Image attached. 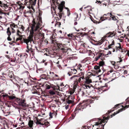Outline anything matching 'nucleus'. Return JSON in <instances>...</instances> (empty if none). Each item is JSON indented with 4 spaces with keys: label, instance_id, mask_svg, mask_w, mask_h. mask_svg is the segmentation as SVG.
Wrapping results in <instances>:
<instances>
[{
    "label": "nucleus",
    "instance_id": "obj_1",
    "mask_svg": "<svg viewBox=\"0 0 129 129\" xmlns=\"http://www.w3.org/2000/svg\"><path fill=\"white\" fill-rule=\"evenodd\" d=\"M42 23L41 18L39 17V19H34L32 21L30 25L31 29L30 30V35L26 38H23V41L24 43L27 45L26 52L28 53H32L33 52L32 47L33 43L35 44L33 40L34 34H35L38 38L43 40L44 38V34L40 31Z\"/></svg>",
    "mask_w": 129,
    "mask_h": 129
},
{
    "label": "nucleus",
    "instance_id": "obj_2",
    "mask_svg": "<svg viewBox=\"0 0 129 129\" xmlns=\"http://www.w3.org/2000/svg\"><path fill=\"white\" fill-rule=\"evenodd\" d=\"M58 50H61V52L63 53H67V55L70 56L72 55L71 53L72 50L70 48H68L66 47L64 45L61 43H58L57 44Z\"/></svg>",
    "mask_w": 129,
    "mask_h": 129
},
{
    "label": "nucleus",
    "instance_id": "obj_3",
    "mask_svg": "<svg viewBox=\"0 0 129 129\" xmlns=\"http://www.w3.org/2000/svg\"><path fill=\"white\" fill-rule=\"evenodd\" d=\"M84 75V73H83L81 72L79 74L80 77H79L76 75H74L71 77L70 79H73L74 81H75L77 82L80 83L81 81H81V80H83L84 79V77L83 76Z\"/></svg>",
    "mask_w": 129,
    "mask_h": 129
},
{
    "label": "nucleus",
    "instance_id": "obj_4",
    "mask_svg": "<svg viewBox=\"0 0 129 129\" xmlns=\"http://www.w3.org/2000/svg\"><path fill=\"white\" fill-rule=\"evenodd\" d=\"M117 46H116L115 47V48H112L110 49V51H112L113 52H114L115 51L117 52L118 51H119L121 52H123V50L121 48V46L120 45V43H118L117 44Z\"/></svg>",
    "mask_w": 129,
    "mask_h": 129
},
{
    "label": "nucleus",
    "instance_id": "obj_5",
    "mask_svg": "<svg viewBox=\"0 0 129 129\" xmlns=\"http://www.w3.org/2000/svg\"><path fill=\"white\" fill-rule=\"evenodd\" d=\"M17 102L19 105L22 106H25L26 105V101L24 99L16 98Z\"/></svg>",
    "mask_w": 129,
    "mask_h": 129
},
{
    "label": "nucleus",
    "instance_id": "obj_6",
    "mask_svg": "<svg viewBox=\"0 0 129 129\" xmlns=\"http://www.w3.org/2000/svg\"><path fill=\"white\" fill-rule=\"evenodd\" d=\"M109 117H103V119H100L99 118L98 119L99 121L96 122L95 124L94 125H98L99 124H102V123L105 122V119L108 120L109 119Z\"/></svg>",
    "mask_w": 129,
    "mask_h": 129
},
{
    "label": "nucleus",
    "instance_id": "obj_7",
    "mask_svg": "<svg viewBox=\"0 0 129 129\" xmlns=\"http://www.w3.org/2000/svg\"><path fill=\"white\" fill-rule=\"evenodd\" d=\"M84 109L83 107H81L80 108V107H77V108L75 109V111L74 112V113H75V115L74 114L73 115H72V116L70 117V118L71 119H73L74 118V117L76 115V114L80 110L81 111H82V110Z\"/></svg>",
    "mask_w": 129,
    "mask_h": 129
},
{
    "label": "nucleus",
    "instance_id": "obj_8",
    "mask_svg": "<svg viewBox=\"0 0 129 129\" xmlns=\"http://www.w3.org/2000/svg\"><path fill=\"white\" fill-rule=\"evenodd\" d=\"M74 98L73 96H69L67 99V101L68 104H71L73 102V100Z\"/></svg>",
    "mask_w": 129,
    "mask_h": 129
},
{
    "label": "nucleus",
    "instance_id": "obj_9",
    "mask_svg": "<svg viewBox=\"0 0 129 129\" xmlns=\"http://www.w3.org/2000/svg\"><path fill=\"white\" fill-rule=\"evenodd\" d=\"M128 107L126 106L125 107H124L123 108H122L120 109L118 111H117L116 112H114V114L112 115L111 117H112V116H114L115 115L122 111L123 110H125L126 108H127Z\"/></svg>",
    "mask_w": 129,
    "mask_h": 129
},
{
    "label": "nucleus",
    "instance_id": "obj_10",
    "mask_svg": "<svg viewBox=\"0 0 129 129\" xmlns=\"http://www.w3.org/2000/svg\"><path fill=\"white\" fill-rule=\"evenodd\" d=\"M100 68L101 67L99 66H96L94 67V71L95 72L96 74H98L101 72V70Z\"/></svg>",
    "mask_w": 129,
    "mask_h": 129
},
{
    "label": "nucleus",
    "instance_id": "obj_11",
    "mask_svg": "<svg viewBox=\"0 0 129 129\" xmlns=\"http://www.w3.org/2000/svg\"><path fill=\"white\" fill-rule=\"evenodd\" d=\"M104 56V54L102 53H99V54L98 56L96 58V61H97L99 58L102 59Z\"/></svg>",
    "mask_w": 129,
    "mask_h": 129
},
{
    "label": "nucleus",
    "instance_id": "obj_12",
    "mask_svg": "<svg viewBox=\"0 0 129 129\" xmlns=\"http://www.w3.org/2000/svg\"><path fill=\"white\" fill-rule=\"evenodd\" d=\"M115 34V33H114V32H110L106 34V37H112L113 36H114Z\"/></svg>",
    "mask_w": 129,
    "mask_h": 129
},
{
    "label": "nucleus",
    "instance_id": "obj_13",
    "mask_svg": "<svg viewBox=\"0 0 129 129\" xmlns=\"http://www.w3.org/2000/svg\"><path fill=\"white\" fill-rule=\"evenodd\" d=\"M56 15L57 16V18L58 20H60L62 18V15L61 13H59L57 14H56Z\"/></svg>",
    "mask_w": 129,
    "mask_h": 129
},
{
    "label": "nucleus",
    "instance_id": "obj_14",
    "mask_svg": "<svg viewBox=\"0 0 129 129\" xmlns=\"http://www.w3.org/2000/svg\"><path fill=\"white\" fill-rule=\"evenodd\" d=\"M78 36H81V37H83L84 36H88L87 34L85 33H78Z\"/></svg>",
    "mask_w": 129,
    "mask_h": 129
},
{
    "label": "nucleus",
    "instance_id": "obj_15",
    "mask_svg": "<svg viewBox=\"0 0 129 129\" xmlns=\"http://www.w3.org/2000/svg\"><path fill=\"white\" fill-rule=\"evenodd\" d=\"M106 41V40L105 39V38H103L101 39V40L98 43L99 45H100L102 44L104 41Z\"/></svg>",
    "mask_w": 129,
    "mask_h": 129
},
{
    "label": "nucleus",
    "instance_id": "obj_16",
    "mask_svg": "<svg viewBox=\"0 0 129 129\" xmlns=\"http://www.w3.org/2000/svg\"><path fill=\"white\" fill-rule=\"evenodd\" d=\"M91 82V80L89 79H85V84H88Z\"/></svg>",
    "mask_w": 129,
    "mask_h": 129
},
{
    "label": "nucleus",
    "instance_id": "obj_17",
    "mask_svg": "<svg viewBox=\"0 0 129 129\" xmlns=\"http://www.w3.org/2000/svg\"><path fill=\"white\" fill-rule=\"evenodd\" d=\"M0 7L2 8H6V5L2 2L1 1H0Z\"/></svg>",
    "mask_w": 129,
    "mask_h": 129
},
{
    "label": "nucleus",
    "instance_id": "obj_18",
    "mask_svg": "<svg viewBox=\"0 0 129 129\" xmlns=\"http://www.w3.org/2000/svg\"><path fill=\"white\" fill-rule=\"evenodd\" d=\"M33 121L32 120H30L28 122V125H29V126L30 127V128H31L33 126Z\"/></svg>",
    "mask_w": 129,
    "mask_h": 129
},
{
    "label": "nucleus",
    "instance_id": "obj_19",
    "mask_svg": "<svg viewBox=\"0 0 129 129\" xmlns=\"http://www.w3.org/2000/svg\"><path fill=\"white\" fill-rule=\"evenodd\" d=\"M107 19V18L106 17L104 16V15H103L102 17L100 18V21L101 22L104 21V20H106Z\"/></svg>",
    "mask_w": 129,
    "mask_h": 129
},
{
    "label": "nucleus",
    "instance_id": "obj_20",
    "mask_svg": "<svg viewBox=\"0 0 129 129\" xmlns=\"http://www.w3.org/2000/svg\"><path fill=\"white\" fill-rule=\"evenodd\" d=\"M11 27H13L15 28L17 27V25H15V24L13 23L10 25Z\"/></svg>",
    "mask_w": 129,
    "mask_h": 129
},
{
    "label": "nucleus",
    "instance_id": "obj_21",
    "mask_svg": "<svg viewBox=\"0 0 129 129\" xmlns=\"http://www.w3.org/2000/svg\"><path fill=\"white\" fill-rule=\"evenodd\" d=\"M71 72L73 74H76L77 72V70L76 69H71Z\"/></svg>",
    "mask_w": 129,
    "mask_h": 129
},
{
    "label": "nucleus",
    "instance_id": "obj_22",
    "mask_svg": "<svg viewBox=\"0 0 129 129\" xmlns=\"http://www.w3.org/2000/svg\"><path fill=\"white\" fill-rule=\"evenodd\" d=\"M114 41L113 40L112 41V43L111 44H109L108 46V48L109 49L111 48V47H112V46L114 44Z\"/></svg>",
    "mask_w": 129,
    "mask_h": 129
},
{
    "label": "nucleus",
    "instance_id": "obj_23",
    "mask_svg": "<svg viewBox=\"0 0 129 129\" xmlns=\"http://www.w3.org/2000/svg\"><path fill=\"white\" fill-rule=\"evenodd\" d=\"M41 78L43 79H46L47 78L46 75L45 74L42 75L41 76Z\"/></svg>",
    "mask_w": 129,
    "mask_h": 129
},
{
    "label": "nucleus",
    "instance_id": "obj_24",
    "mask_svg": "<svg viewBox=\"0 0 129 129\" xmlns=\"http://www.w3.org/2000/svg\"><path fill=\"white\" fill-rule=\"evenodd\" d=\"M7 33L8 36H10L11 35V32L10 30V28L9 27L7 29Z\"/></svg>",
    "mask_w": 129,
    "mask_h": 129
},
{
    "label": "nucleus",
    "instance_id": "obj_25",
    "mask_svg": "<svg viewBox=\"0 0 129 129\" xmlns=\"http://www.w3.org/2000/svg\"><path fill=\"white\" fill-rule=\"evenodd\" d=\"M49 93L51 95H54L56 94V92L50 90L49 92Z\"/></svg>",
    "mask_w": 129,
    "mask_h": 129
},
{
    "label": "nucleus",
    "instance_id": "obj_26",
    "mask_svg": "<svg viewBox=\"0 0 129 129\" xmlns=\"http://www.w3.org/2000/svg\"><path fill=\"white\" fill-rule=\"evenodd\" d=\"M85 87V88H84L85 89L86 88L87 89H90L91 88H92V87H91L89 85H87L86 84H85L84 85ZM84 88H85V87H84Z\"/></svg>",
    "mask_w": 129,
    "mask_h": 129
},
{
    "label": "nucleus",
    "instance_id": "obj_27",
    "mask_svg": "<svg viewBox=\"0 0 129 129\" xmlns=\"http://www.w3.org/2000/svg\"><path fill=\"white\" fill-rule=\"evenodd\" d=\"M8 98L10 100H13L16 98V97L15 96H8Z\"/></svg>",
    "mask_w": 129,
    "mask_h": 129
},
{
    "label": "nucleus",
    "instance_id": "obj_28",
    "mask_svg": "<svg viewBox=\"0 0 129 129\" xmlns=\"http://www.w3.org/2000/svg\"><path fill=\"white\" fill-rule=\"evenodd\" d=\"M56 53L55 52L53 54H51L50 55H49V56H50L51 57L53 58L56 56Z\"/></svg>",
    "mask_w": 129,
    "mask_h": 129
},
{
    "label": "nucleus",
    "instance_id": "obj_29",
    "mask_svg": "<svg viewBox=\"0 0 129 129\" xmlns=\"http://www.w3.org/2000/svg\"><path fill=\"white\" fill-rule=\"evenodd\" d=\"M61 24V23L56 22V24H55V26L57 27H59Z\"/></svg>",
    "mask_w": 129,
    "mask_h": 129
},
{
    "label": "nucleus",
    "instance_id": "obj_30",
    "mask_svg": "<svg viewBox=\"0 0 129 129\" xmlns=\"http://www.w3.org/2000/svg\"><path fill=\"white\" fill-rule=\"evenodd\" d=\"M104 62L103 61H100V67L101 68V67H102V66L104 65Z\"/></svg>",
    "mask_w": 129,
    "mask_h": 129
},
{
    "label": "nucleus",
    "instance_id": "obj_31",
    "mask_svg": "<svg viewBox=\"0 0 129 129\" xmlns=\"http://www.w3.org/2000/svg\"><path fill=\"white\" fill-rule=\"evenodd\" d=\"M24 8V6H19V9L21 10H22Z\"/></svg>",
    "mask_w": 129,
    "mask_h": 129
},
{
    "label": "nucleus",
    "instance_id": "obj_32",
    "mask_svg": "<svg viewBox=\"0 0 129 129\" xmlns=\"http://www.w3.org/2000/svg\"><path fill=\"white\" fill-rule=\"evenodd\" d=\"M17 35L20 36L21 34V33L20 31L19 30H17Z\"/></svg>",
    "mask_w": 129,
    "mask_h": 129
},
{
    "label": "nucleus",
    "instance_id": "obj_33",
    "mask_svg": "<svg viewBox=\"0 0 129 129\" xmlns=\"http://www.w3.org/2000/svg\"><path fill=\"white\" fill-rule=\"evenodd\" d=\"M44 123L45 124V125H46V127H47L48 126L50 125L49 123V122L47 121L45 122Z\"/></svg>",
    "mask_w": 129,
    "mask_h": 129
},
{
    "label": "nucleus",
    "instance_id": "obj_34",
    "mask_svg": "<svg viewBox=\"0 0 129 129\" xmlns=\"http://www.w3.org/2000/svg\"><path fill=\"white\" fill-rule=\"evenodd\" d=\"M36 123L37 124H40L41 125V124H42V123L39 121L38 120H37Z\"/></svg>",
    "mask_w": 129,
    "mask_h": 129
},
{
    "label": "nucleus",
    "instance_id": "obj_35",
    "mask_svg": "<svg viewBox=\"0 0 129 129\" xmlns=\"http://www.w3.org/2000/svg\"><path fill=\"white\" fill-rule=\"evenodd\" d=\"M58 9L59 10V13H60V12H61L62 11L63 9V8L61 7H59L58 8Z\"/></svg>",
    "mask_w": 129,
    "mask_h": 129
},
{
    "label": "nucleus",
    "instance_id": "obj_36",
    "mask_svg": "<svg viewBox=\"0 0 129 129\" xmlns=\"http://www.w3.org/2000/svg\"><path fill=\"white\" fill-rule=\"evenodd\" d=\"M22 38L21 37H19V38H17V39H16V41H18L19 40H22Z\"/></svg>",
    "mask_w": 129,
    "mask_h": 129
},
{
    "label": "nucleus",
    "instance_id": "obj_37",
    "mask_svg": "<svg viewBox=\"0 0 129 129\" xmlns=\"http://www.w3.org/2000/svg\"><path fill=\"white\" fill-rule=\"evenodd\" d=\"M68 37H71V38L73 37L74 35L72 34H69L68 35Z\"/></svg>",
    "mask_w": 129,
    "mask_h": 129
},
{
    "label": "nucleus",
    "instance_id": "obj_38",
    "mask_svg": "<svg viewBox=\"0 0 129 129\" xmlns=\"http://www.w3.org/2000/svg\"><path fill=\"white\" fill-rule=\"evenodd\" d=\"M112 72H113V71H112V70H110V71H108V72L107 73V74H105V75H109V74H110V73H111Z\"/></svg>",
    "mask_w": 129,
    "mask_h": 129
},
{
    "label": "nucleus",
    "instance_id": "obj_39",
    "mask_svg": "<svg viewBox=\"0 0 129 129\" xmlns=\"http://www.w3.org/2000/svg\"><path fill=\"white\" fill-rule=\"evenodd\" d=\"M20 28L22 29V31H24L25 29V27L23 25H21V27Z\"/></svg>",
    "mask_w": 129,
    "mask_h": 129
},
{
    "label": "nucleus",
    "instance_id": "obj_40",
    "mask_svg": "<svg viewBox=\"0 0 129 129\" xmlns=\"http://www.w3.org/2000/svg\"><path fill=\"white\" fill-rule=\"evenodd\" d=\"M111 54V51H109L108 53L107 54H104V56H106V55H108L109 54Z\"/></svg>",
    "mask_w": 129,
    "mask_h": 129
},
{
    "label": "nucleus",
    "instance_id": "obj_41",
    "mask_svg": "<svg viewBox=\"0 0 129 129\" xmlns=\"http://www.w3.org/2000/svg\"><path fill=\"white\" fill-rule=\"evenodd\" d=\"M119 66L118 64H117L116 65H115L114 67L115 69H118V68Z\"/></svg>",
    "mask_w": 129,
    "mask_h": 129
},
{
    "label": "nucleus",
    "instance_id": "obj_42",
    "mask_svg": "<svg viewBox=\"0 0 129 129\" xmlns=\"http://www.w3.org/2000/svg\"><path fill=\"white\" fill-rule=\"evenodd\" d=\"M111 18H112V20H117L115 17L114 16L111 17Z\"/></svg>",
    "mask_w": 129,
    "mask_h": 129
},
{
    "label": "nucleus",
    "instance_id": "obj_43",
    "mask_svg": "<svg viewBox=\"0 0 129 129\" xmlns=\"http://www.w3.org/2000/svg\"><path fill=\"white\" fill-rule=\"evenodd\" d=\"M11 29L12 30V33H14L15 32V30L14 29V28H13V27H11Z\"/></svg>",
    "mask_w": 129,
    "mask_h": 129
},
{
    "label": "nucleus",
    "instance_id": "obj_44",
    "mask_svg": "<svg viewBox=\"0 0 129 129\" xmlns=\"http://www.w3.org/2000/svg\"><path fill=\"white\" fill-rule=\"evenodd\" d=\"M9 96V95H8L7 94L3 95H2V96L3 97V98H5V97H6V96H8H8Z\"/></svg>",
    "mask_w": 129,
    "mask_h": 129
},
{
    "label": "nucleus",
    "instance_id": "obj_45",
    "mask_svg": "<svg viewBox=\"0 0 129 129\" xmlns=\"http://www.w3.org/2000/svg\"><path fill=\"white\" fill-rule=\"evenodd\" d=\"M7 40L9 41H11L12 40V39L10 38V36H8V37L7 38Z\"/></svg>",
    "mask_w": 129,
    "mask_h": 129
},
{
    "label": "nucleus",
    "instance_id": "obj_46",
    "mask_svg": "<svg viewBox=\"0 0 129 129\" xmlns=\"http://www.w3.org/2000/svg\"><path fill=\"white\" fill-rule=\"evenodd\" d=\"M113 111H114V110H110L108 111V113L109 114L111 112H113Z\"/></svg>",
    "mask_w": 129,
    "mask_h": 129
},
{
    "label": "nucleus",
    "instance_id": "obj_47",
    "mask_svg": "<svg viewBox=\"0 0 129 129\" xmlns=\"http://www.w3.org/2000/svg\"><path fill=\"white\" fill-rule=\"evenodd\" d=\"M109 14H110V15L111 16H112V14L111 13H108L107 14H104V15H104V16H107V15H108Z\"/></svg>",
    "mask_w": 129,
    "mask_h": 129
},
{
    "label": "nucleus",
    "instance_id": "obj_48",
    "mask_svg": "<svg viewBox=\"0 0 129 129\" xmlns=\"http://www.w3.org/2000/svg\"><path fill=\"white\" fill-rule=\"evenodd\" d=\"M45 125V123L43 124L42 123V124H41V125L43 127H46V125Z\"/></svg>",
    "mask_w": 129,
    "mask_h": 129
},
{
    "label": "nucleus",
    "instance_id": "obj_49",
    "mask_svg": "<svg viewBox=\"0 0 129 129\" xmlns=\"http://www.w3.org/2000/svg\"><path fill=\"white\" fill-rule=\"evenodd\" d=\"M86 127H86V126H83L82 127V129H86Z\"/></svg>",
    "mask_w": 129,
    "mask_h": 129
},
{
    "label": "nucleus",
    "instance_id": "obj_50",
    "mask_svg": "<svg viewBox=\"0 0 129 129\" xmlns=\"http://www.w3.org/2000/svg\"><path fill=\"white\" fill-rule=\"evenodd\" d=\"M3 58L4 57H3L2 56L0 57V61H2Z\"/></svg>",
    "mask_w": 129,
    "mask_h": 129
},
{
    "label": "nucleus",
    "instance_id": "obj_51",
    "mask_svg": "<svg viewBox=\"0 0 129 129\" xmlns=\"http://www.w3.org/2000/svg\"><path fill=\"white\" fill-rule=\"evenodd\" d=\"M74 37L75 38V39H77L76 38H79V37L77 35H75V36L74 35L73 37Z\"/></svg>",
    "mask_w": 129,
    "mask_h": 129
},
{
    "label": "nucleus",
    "instance_id": "obj_52",
    "mask_svg": "<svg viewBox=\"0 0 129 129\" xmlns=\"http://www.w3.org/2000/svg\"><path fill=\"white\" fill-rule=\"evenodd\" d=\"M86 61V60H84L82 61L81 62L82 63H84Z\"/></svg>",
    "mask_w": 129,
    "mask_h": 129
},
{
    "label": "nucleus",
    "instance_id": "obj_53",
    "mask_svg": "<svg viewBox=\"0 0 129 129\" xmlns=\"http://www.w3.org/2000/svg\"><path fill=\"white\" fill-rule=\"evenodd\" d=\"M81 92H82V96H83L84 95V92L83 91H81Z\"/></svg>",
    "mask_w": 129,
    "mask_h": 129
},
{
    "label": "nucleus",
    "instance_id": "obj_54",
    "mask_svg": "<svg viewBox=\"0 0 129 129\" xmlns=\"http://www.w3.org/2000/svg\"><path fill=\"white\" fill-rule=\"evenodd\" d=\"M69 106L68 105H67L66 106V107H65V108H66V109H68L69 108Z\"/></svg>",
    "mask_w": 129,
    "mask_h": 129
},
{
    "label": "nucleus",
    "instance_id": "obj_55",
    "mask_svg": "<svg viewBox=\"0 0 129 129\" xmlns=\"http://www.w3.org/2000/svg\"><path fill=\"white\" fill-rule=\"evenodd\" d=\"M119 59H120V61H118V62H121L122 61V60L121 59V58H119Z\"/></svg>",
    "mask_w": 129,
    "mask_h": 129
},
{
    "label": "nucleus",
    "instance_id": "obj_56",
    "mask_svg": "<svg viewBox=\"0 0 129 129\" xmlns=\"http://www.w3.org/2000/svg\"><path fill=\"white\" fill-rule=\"evenodd\" d=\"M52 114H51V113H50V114H49V115H50V117L52 118Z\"/></svg>",
    "mask_w": 129,
    "mask_h": 129
},
{
    "label": "nucleus",
    "instance_id": "obj_57",
    "mask_svg": "<svg viewBox=\"0 0 129 129\" xmlns=\"http://www.w3.org/2000/svg\"><path fill=\"white\" fill-rule=\"evenodd\" d=\"M88 102H90V103H92V101H90V100L89 99L87 100V101Z\"/></svg>",
    "mask_w": 129,
    "mask_h": 129
},
{
    "label": "nucleus",
    "instance_id": "obj_58",
    "mask_svg": "<svg viewBox=\"0 0 129 129\" xmlns=\"http://www.w3.org/2000/svg\"><path fill=\"white\" fill-rule=\"evenodd\" d=\"M118 106V105H115L114 107L113 108H116V107Z\"/></svg>",
    "mask_w": 129,
    "mask_h": 129
},
{
    "label": "nucleus",
    "instance_id": "obj_59",
    "mask_svg": "<svg viewBox=\"0 0 129 129\" xmlns=\"http://www.w3.org/2000/svg\"><path fill=\"white\" fill-rule=\"evenodd\" d=\"M57 89V90H58L59 89V88L58 86H57V87H56V88H55V89Z\"/></svg>",
    "mask_w": 129,
    "mask_h": 129
},
{
    "label": "nucleus",
    "instance_id": "obj_60",
    "mask_svg": "<svg viewBox=\"0 0 129 129\" xmlns=\"http://www.w3.org/2000/svg\"><path fill=\"white\" fill-rule=\"evenodd\" d=\"M57 66L59 69L61 68V66L59 65H58Z\"/></svg>",
    "mask_w": 129,
    "mask_h": 129
},
{
    "label": "nucleus",
    "instance_id": "obj_61",
    "mask_svg": "<svg viewBox=\"0 0 129 129\" xmlns=\"http://www.w3.org/2000/svg\"><path fill=\"white\" fill-rule=\"evenodd\" d=\"M97 2H98L97 4L100 3V4H101V3H102L101 2V1H97Z\"/></svg>",
    "mask_w": 129,
    "mask_h": 129
},
{
    "label": "nucleus",
    "instance_id": "obj_62",
    "mask_svg": "<svg viewBox=\"0 0 129 129\" xmlns=\"http://www.w3.org/2000/svg\"><path fill=\"white\" fill-rule=\"evenodd\" d=\"M6 57L7 58H10V57L9 56H8V55H6Z\"/></svg>",
    "mask_w": 129,
    "mask_h": 129
},
{
    "label": "nucleus",
    "instance_id": "obj_63",
    "mask_svg": "<svg viewBox=\"0 0 129 129\" xmlns=\"http://www.w3.org/2000/svg\"><path fill=\"white\" fill-rule=\"evenodd\" d=\"M14 42H9V44H11V45H12V44H13V43H14Z\"/></svg>",
    "mask_w": 129,
    "mask_h": 129
},
{
    "label": "nucleus",
    "instance_id": "obj_64",
    "mask_svg": "<svg viewBox=\"0 0 129 129\" xmlns=\"http://www.w3.org/2000/svg\"><path fill=\"white\" fill-rule=\"evenodd\" d=\"M23 119V118H22L21 117V118H20L19 119V120H20V121H22V119Z\"/></svg>",
    "mask_w": 129,
    "mask_h": 129
}]
</instances>
